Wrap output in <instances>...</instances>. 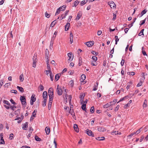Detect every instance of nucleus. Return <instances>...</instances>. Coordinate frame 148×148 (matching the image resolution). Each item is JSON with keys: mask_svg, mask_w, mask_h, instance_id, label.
Returning a JSON list of instances; mask_svg holds the SVG:
<instances>
[{"mask_svg": "<svg viewBox=\"0 0 148 148\" xmlns=\"http://www.w3.org/2000/svg\"><path fill=\"white\" fill-rule=\"evenodd\" d=\"M33 65L32 66L34 68H35L36 66V63L37 62L38 60L37 56H33Z\"/></svg>", "mask_w": 148, "mask_h": 148, "instance_id": "20e7f679", "label": "nucleus"}, {"mask_svg": "<svg viewBox=\"0 0 148 148\" xmlns=\"http://www.w3.org/2000/svg\"><path fill=\"white\" fill-rule=\"evenodd\" d=\"M10 102L13 104H14V105H16V103L12 99H11L10 100Z\"/></svg>", "mask_w": 148, "mask_h": 148, "instance_id": "774afa93", "label": "nucleus"}, {"mask_svg": "<svg viewBox=\"0 0 148 148\" xmlns=\"http://www.w3.org/2000/svg\"><path fill=\"white\" fill-rule=\"evenodd\" d=\"M47 99H44L43 101V104H42V106L43 107H45L46 106V102Z\"/></svg>", "mask_w": 148, "mask_h": 148, "instance_id": "09e8293b", "label": "nucleus"}, {"mask_svg": "<svg viewBox=\"0 0 148 148\" xmlns=\"http://www.w3.org/2000/svg\"><path fill=\"white\" fill-rule=\"evenodd\" d=\"M73 105L72 104L70 106V111H69V107H66L65 108V110H67V113H66V114H69V113H70L71 114V115H73L74 114V112L73 110Z\"/></svg>", "mask_w": 148, "mask_h": 148, "instance_id": "f257e3e1", "label": "nucleus"}, {"mask_svg": "<svg viewBox=\"0 0 148 148\" xmlns=\"http://www.w3.org/2000/svg\"><path fill=\"white\" fill-rule=\"evenodd\" d=\"M91 63L93 66H96L97 65V62L96 61L91 60Z\"/></svg>", "mask_w": 148, "mask_h": 148, "instance_id": "7c9ffc66", "label": "nucleus"}, {"mask_svg": "<svg viewBox=\"0 0 148 148\" xmlns=\"http://www.w3.org/2000/svg\"><path fill=\"white\" fill-rule=\"evenodd\" d=\"M57 91L58 95H61L62 94V90L59 85H58L57 88Z\"/></svg>", "mask_w": 148, "mask_h": 148, "instance_id": "6e6552de", "label": "nucleus"}, {"mask_svg": "<svg viewBox=\"0 0 148 148\" xmlns=\"http://www.w3.org/2000/svg\"><path fill=\"white\" fill-rule=\"evenodd\" d=\"M47 68L48 70H49V71H51V68L50 66V65L49 63H47Z\"/></svg>", "mask_w": 148, "mask_h": 148, "instance_id": "052dcab7", "label": "nucleus"}, {"mask_svg": "<svg viewBox=\"0 0 148 148\" xmlns=\"http://www.w3.org/2000/svg\"><path fill=\"white\" fill-rule=\"evenodd\" d=\"M38 88L40 91H42L44 89V87L42 84H40Z\"/></svg>", "mask_w": 148, "mask_h": 148, "instance_id": "c9c22d12", "label": "nucleus"}, {"mask_svg": "<svg viewBox=\"0 0 148 148\" xmlns=\"http://www.w3.org/2000/svg\"><path fill=\"white\" fill-rule=\"evenodd\" d=\"M17 88L21 92H24L23 88L22 87L17 86Z\"/></svg>", "mask_w": 148, "mask_h": 148, "instance_id": "bb28decb", "label": "nucleus"}, {"mask_svg": "<svg viewBox=\"0 0 148 148\" xmlns=\"http://www.w3.org/2000/svg\"><path fill=\"white\" fill-rule=\"evenodd\" d=\"M35 140L38 141H40L41 140V139L37 136H35Z\"/></svg>", "mask_w": 148, "mask_h": 148, "instance_id": "79ce46f5", "label": "nucleus"}, {"mask_svg": "<svg viewBox=\"0 0 148 148\" xmlns=\"http://www.w3.org/2000/svg\"><path fill=\"white\" fill-rule=\"evenodd\" d=\"M86 133L87 134L90 136L92 137H94V134L93 133V132L91 130L89 129L86 130Z\"/></svg>", "mask_w": 148, "mask_h": 148, "instance_id": "0eeeda50", "label": "nucleus"}, {"mask_svg": "<svg viewBox=\"0 0 148 148\" xmlns=\"http://www.w3.org/2000/svg\"><path fill=\"white\" fill-rule=\"evenodd\" d=\"M64 8L63 7H60L57 10V11H56V14H55V15H57L60 12H61V11L60 10V9L61 8Z\"/></svg>", "mask_w": 148, "mask_h": 148, "instance_id": "a878e982", "label": "nucleus"}, {"mask_svg": "<svg viewBox=\"0 0 148 148\" xmlns=\"http://www.w3.org/2000/svg\"><path fill=\"white\" fill-rule=\"evenodd\" d=\"M56 23V20H55L53 21L51 23L50 25V27H53Z\"/></svg>", "mask_w": 148, "mask_h": 148, "instance_id": "58836bf2", "label": "nucleus"}, {"mask_svg": "<svg viewBox=\"0 0 148 148\" xmlns=\"http://www.w3.org/2000/svg\"><path fill=\"white\" fill-rule=\"evenodd\" d=\"M82 15V12L80 11H79L78 13V14L77 15V17L75 19L76 20H79L80 18Z\"/></svg>", "mask_w": 148, "mask_h": 148, "instance_id": "dca6fc26", "label": "nucleus"}, {"mask_svg": "<svg viewBox=\"0 0 148 148\" xmlns=\"http://www.w3.org/2000/svg\"><path fill=\"white\" fill-rule=\"evenodd\" d=\"M9 139L10 140H12L13 138L14 134L13 133H11L10 135Z\"/></svg>", "mask_w": 148, "mask_h": 148, "instance_id": "13d9d810", "label": "nucleus"}, {"mask_svg": "<svg viewBox=\"0 0 148 148\" xmlns=\"http://www.w3.org/2000/svg\"><path fill=\"white\" fill-rule=\"evenodd\" d=\"M141 75L142 76V77L140 78V80H143V81L145 79V77L144 76H145V75H147V74H145L144 73H142L141 74Z\"/></svg>", "mask_w": 148, "mask_h": 148, "instance_id": "b1692460", "label": "nucleus"}, {"mask_svg": "<svg viewBox=\"0 0 148 148\" xmlns=\"http://www.w3.org/2000/svg\"><path fill=\"white\" fill-rule=\"evenodd\" d=\"M95 56H97L98 55V53L94 51L91 52Z\"/></svg>", "mask_w": 148, "mask_h": 148, "instance_id": "338daca9", "label": "nucleus"}, {"mask_svg": "<svg viewBox=\"0 0 148 148\" xmlns=\"http://www.w3.org/2000/svg\"><path fill=\"white\" fill-rule=\"evenodd\" d=\"M45 131L47 134L48 135L50 132V130L49 127H47L45 128Z\"/></svg>", "mask_w": 148, "mask_h": 148, "instance_id": "a211bd4d", "label": "nucleus"}, {"mask_svg": "<svg viewBox=\"0 0 148 148\" xmlns=\"http://www.w3.org/2000/svg\"><path fill=\"white\" fill-rule=\"evenodd\" d=\"M105 137H97L96 139L97 140H103L105 139Z\"/></svg>", "mask_w": 148, "mask_h": 148, "instance_id": "c756f323", "label": "nucleus"}, {"mask_svg": "<svg viewBox=\"0 0 148 148\" xmlns=\"http://www.w3.org/2000/svg\"><path fill=\"white\" fill-rule=\"evenodd\" d=\"M147 12V10L145 9L144 10H143L141 13V16L140 17H141L144 14H145L146 12Z\"/></svg>", "mask_w": 148, "mask_h": 148, "instance_id": "e433bc0d", "label": "nucleus"}, {"mask_svg": "<svg viewBox=\"0 0 148 148\" xmlns=\"http://www.w3.org/2000/svg\"><path fill=\"white\" fill-rule=\"evenodd\" d=\"M71 98H72L71 96V95H69L68 96V100L69 101V103L70 106L71 105H72L71 103Z\"/></svg>", "mask_w": 148, "mask_h": 148, "instance_id": "cd10ccee", "label": "nucleus"}, {"mask_svg": "<svg viewBox=\"0 0 148 148\" xmlns=\"http://www.w3.org/2000/svg\"><path fill=\"white\" fill-rule=\"evenodd\" d=\"M143 80H140V82L138 83V84L137 85V87H139L140 86H141L143 84Z\"/></svg>", "mask_w": 148, "mask_h": 148, "instance_id": "864d4df0", "label": "nucleus"}, {"mask_svg": "<svg viewBox=\"0 0 148 148\" xmlns=\"http://www.w3.org/2000/svg\"><path fill=\"white\" fill-rule=\"evenodd\" d=\"M53 100V99H49V101L48 104L51 105Z\"/></svg>", "mask_w": 148, "mask_h": 148, "instance_id": "0e129e2a", "label": "nucleus"}, {"mask_svg": "<svg viewBox=\"0 0 148 148\" xmlns=\"http://www.w3.org/2000/svg\"><path fill=\"white\" fill-rule=\"evenodd\" d=\"M49 75H50L51 80V81H53V75L52 72H51L50 73V74Z\"/></svg>", "mask_w": 148, "mask_h": 148, "instance_id": "5fc2aeb1", "label": "nucleus"}, {"mask_svg": "<svg viewBox=\"0 0 148 148\" xmlns=\"http://www.w3.org/2000/svg\"><path fill=\"white\" fill-rule=\"evenodd\" d=\"M85 96V94H82L81 95H80V101L81 103H83V99Z\"/></svg>", "mask_w": 148, "mask_h": 148, "instance_id": "2eb2a0df", "label": "nucleus"}, {"mask_svg": "<svg viewBox=\"0 0 148 148\" xmlns=\"http://www.w3.org/2000/svg\"><path fill=\"white\" fill-rule=\"evenodd\" d=\"M3 133L0 134V144H5V141L3 139Z\"/></svg>", "mask_w": 148, "mask_h": 148, "instance_id": "1a4fd4ad", "label": "nucleus"}, {"mask_svg": "<svg viewBox=\"0 0 148 148\" xmlns=\"http://www.w3.org/2000/svg\"><path fill=\"white\" fill-rule=\"evenodd\" d=\"M70 40V43L71 44L72 42H73V34L72 32H70V37H69Z\"/></svg>", "mask_w": 148, "mask_h": 148, "instance_id": "ddd939ff", "label": "nucleus"}, {"mask_svg": "<svg viewBox=\"0 0 148 148\" xmlns=\"http://www.w3.org/2000/svg\"><path fill=\"white\" fill-rule=\"evenodd\" d=\"M147 19V20H148V18H146L144 20L141 21L140 22V25H141L144 24L145 23V20H146V19Z\"/></svg>", "mask_w": 148, "mask_h": 148, "instance_id": "72a5a7b5", "label": "nucleus"}, {"mask_svg": "<svg viewBox=\"0 0 148 148\" xmlns=\"http://www.w3.org/2000/svg\"><path fill=\"white\" fill-rule=\"evenodd\" d=\"M112 105V104H110V103H107L104 105L103 106V107L104 108H107Z\"/></svg>", "mask_w": 148, "mask_h": 148, "instance_id": "5701e85b", "label": "nucleus"}, {"mask_svg": "<svg viewBox=\"0 0 148 148\" xmlns=\"http://www.w3.org/2000/svg\"><path fill=\"white\" fill-rule=\"evenodd\" d=\"M144 30V29H143L141 30L138 34V35L139 36H141L142 35H143V36L144 35L143 33Z\"/></svg>", "mask_w": 148, "mask_h": 148, "instance_id": "ea45409f", "label": "nucleus"}, {"mask_svg": "<svg viewBox=\"0 0 148 148\" xmlns=\"http://www.w3.org/2000/svg\"><path fill=\"white\" fill-rule=\"evenodd\" d=\"M142 52L143 54V55L144 56H145V55L146 56H147V54L146 53V52L145 51L144 49V47H142Z\"/></svg>", "mask_w": 148, "mask_h": 148, "instance_id": "3c124183", "label": "nucleus"}, {"mask_svg": "<svg viewBox=\"0 0 148 148\" xmlns=\"http://www.w3.org/2000/svg\"><path fill=\"white\" fill-rule=\"evenodd\" d=\"M141 129L142 128H140V129L137 130L136 132H134V134H137L140 133V132H141Z\"/></svg>", "mask_w": 148, "mask_h": 148, "instance_id": "a18cd8bd", "label": "nucleus"}, {"mask_svg": "<svg viewBox=\"0 0 148 148\" xmlns=\"http://www.w3.org/2000/svg\"><path fill=\"white\" fill-rule=\"evenodd\" d=\"M53 41L52 40V39H51V42H50V44L49 46V48L51 49L53 47Z\"/></svg>", "mask_w": 148, "mask_h": 148, "instance_id": "a19ab883", "label": "nucleus"}, {"mask_svg": "<svg viewBox=\"0 0 148 148\" xmlns=\"http://www.w3.org/2000/svg\"><path fill=\"white\" fill-rule=\"evenodd\" d=\"M37 112L36 110H34V112H33L32 116L34 117L36 116V113Z\"/></svg>", "mask_w": 148, "mask_h": 148, "instance_id": "49530a36", "label": "nucleus"}, {"mask_svg": "<svg viewBox=\"0 0 148 148\" xmlns=\"http://www.w3.org/2000/svg\"><path fill=\"white\" fill-rule=\"evenodd\" d=\"M99 83L98 82H96L95 84H94L93 86V91H96L97 89V88L98 87V85Z\"/></svg>", "mask_w": 148, "mask_h": 148, "instance_id": "f3484780", "label": "nucleus"}, {"mask_svg": "<svg viewBox=\"0 0 148 148\" xmlns=\"http://www.w3.org/2000/svg\"><path fill=\"white\" fill-rule=\"evenodd\" d=\"M147 101L146 99H145L143 105V108L146 107L147 106Z\"/></svg>", "mask_w": 148, "mask_h": 148, "instance_id": "2f4dec72", "label": "nucleus"}, {"mask_svg": "<svg viewBox=\"0 0 148 148\" xmlns=\"http://www.w3.org/2000/svg\"><path fill=\"white\" fill-rule=\"evenodd\" d=\"M117 99H114L113 100V101H110L109 102L110 103V104H112H112L113 105V104H115L116 102H117Z\"/></svg>", "mask_w": 148, "mask_h": 148, "instance_id": "4c0bfd02", "label": "nucleus"}, {"mask_svg": "<svg viewBox=\"0 0 148 148\" xmlns=\"http://www.w3.org/2000/svg\"><path fill=\"white\" fill-rule=\"evenodd\" d=\"M127 74L130 75H135V73L134 72H128Z\"/></svg>", "mask_w": 148, "mask_h": 148, "instance_id": "bf43d9fd", "label": "nucleus"}, {"mask_svg": "<svg viewBox=\"0 0 148 148\" xmlns=\"http://www.w3.org/2000/svg\"><path fill=\"white\" fill-rule=\"evenodd\" d=\"M48 95L49 99H53V88H49L48 91Z\"/></svg>", "mask_w": 148, "mask_h": 148, "instance_id": "7ed1b4c3", "label": "nucleus"}, {"mask_svg": "<svg viewBox=\"0 0 148 148\" xmlns=\"http://www.w3.org/2000/svg\"><path fill=\"white\" fill-rule=\"evenodd\" d=\"M69 56V58L68 60V62L69 63L70 62H71V61L73 60V58L74 56Z\"/></svg>", "mask_w": 148, "mask_h": 148, "instance_id": "f704fd0d", "label": "nucleus"}, {"mask_svg": "<svg viewBox=\"0 0 148 148\" xmlns=\"http://www.w3.org/2000/svg\"><path fill=\"white\" fill-rule=\"evenodd\" d=\"M73 128L75 131L77 132H79V128L77 125L76 124H74L73 126Z\"/></svg>", "mask_w": 148, "mask_h": 148, "instance_id": "6ab92c4d", "label": "nucleus"}, {"mask_svg": "<svg viewBox=\"0 0 148 148\" xmlns=\"http://www.w3.org/2000/svg\"><path fill=\"white\" fill-rule=\"evenodd\" d=\"M20 99L21 101V103L23 107L25 108L27 105L26 99L24 96H21Z\"/></svg>", "mask_w": 148, "mask_h": 148, "instance_id": "f03ea898", "label": "nucleus"}, {"mask_svg": "<svg viewBox=\"0 0 148 148\" xmlns=\"http://www.w3.org/2000/svg\"><path fill=\"white\" fill-rule=\"evenodd\" d=\"M129 96H125V97H123V98H121L119 101H118L117 103H119V102H120V101H123L124 100H125V99H127L128 98H129Z\"/></svg>", "mask_w": 148, "mask_h": 148, "instance_id": "4be33fe9", "label": "nucleus"}, {"mask_svg": "<svg viewBox=\"0 0 148 148\" xmlns=\"http://www.w3.org/2000/svg\"><path fill=\"white\" fill-rule=\"evenodd\" d=\"M45 16L47 18H49L50 17V15L48 14L47 12H46L45 13Z\"/></svg>", "mask_w": 148, "mask_h": 148, "instance_id": "69168bd1", "label": "nucleus"}, {"mask_svg": "<svg viewBox=\"0 0 148 148\" xmlns=\"http://www.w3.org/2000/svg\"><path fill=\"white\" fill-rule=\"evenodd\" d=\"M3 102L4 104H5L8 105H9V106H10V103H9V102L8 101H7V100H3Z\"/></svg>", "mask_w": 148, "mask_h": 148, "instance_id": "37998d69", "label": "nucleus"}, {"mask_svg": "<svg viewBox=\"0 0 148 148\" xmlns=\"http://www.w3.org/2000/svg\"><path fill=\"white\" fill-rule=\"evenodd\" d=\"M90 112L92 113H93L94 111V106H92L91 107V109H90Z\"/></svg>", "mask_w": 148, "mask_h": 148, "instance_id": "680f3d73", "label": "nucleus"}, {"mask_svg": "<svg viewBox=\"0 0 148 148\" xmlns=\"http://www.w3.org/2000/svg\"><path fill=\"white\" fill-rule=\"evenodd\" d=\"M81 77L83 81L86 78V75L84 74H82L81 76Z\"/></svg>", "mask_w": 148, "mask_h": 148, "instance_id": "603ef678", "label": "nucleus"}, {"mask_svg": "<svg viewBox=\"0 0 148 148\" xmlns=\"http://www.w3.org/2000/svg\"><path fill=\"white\" fill-rule=\"evenodd\" d=\"M112 133L115 134V135H120L121 134L120 132H119L118 131H114Z\"/></svg>", "mask_w": 148, "mask_h": 148, "instance_id": "8fccbe9b", "label": "nucleus"}, {"mask_svg": "<svg viewBox=\"0 0 148 148\" xmlns=\"http://www.w3.org/2000/svg\"><path fill=\"white\" fill-rule=\"evenodd\" d=\"M79 3V1H78L77 0L76 1L73 3V7H76L77 5Z\"/></svg>", "mask_w": 148, "mask_h": 148, "instance_id": "c85d7f7f", "label": "nucleus"}, {"mask_svg": "<svg viewBox=\"0 0 148 148\" xmlns=\"http://www.w3.org/2000/svg\"><path fill=\"white\" fill-rule=\"evenodd\" d=\"M108 4L110 6L111 8L115 9L116 8V5L113 1H111L108 3Z\"/></svg>", "mask_w": 148, "mask_h": 148, "instance_id": "39448f33", "label": "nucleus"}, {"mask_svg": "<svg viewBox=\"0 0 148 148\" xmlns=\"http://www.w3.org/2000/svg\"><path fill=\"white\" fill-rule=\"evenodd\" d=\"M85 44L88 47H91L94 44V42L93 41H90L85 43Z\"/></svg>", "mask_w": 148, "mask_h": 148, "instance_id": "9b49d317", "label": "nucleus"}, {"mask_svg": "<svg viewBox=\"0 0 148 148\" xmlns=\"http://www.w3.org/2000/svg\"><path fill=\"white\" fill-rule=\"evenodd\" d=\"M64 71L65 69L63 70L62 71V73L56 74L55 77V79L56 81H57L59 79L60 75H61V74H62Z\"/></svg>", "mask_w": 148, "mask_h": 148, "instance_id": "423d86ee", "label": "nucleus"}, {"mask_svg": "<svg viewBox=\"0 0 148 148\" xmlns=\"http://www.w3.org/2000/svg\"><path fill=\"white\" fill-rule=\"evenodd\" d=\"M42 96L44 99H47V91H45L43 92Z\"/></svg>", "mask_w": 148, "mask_h": 148, "instance_id": "4468645a", "label": "nucleus"}, {"mask_svg": "<svg viewBox=\"0 0 148 148\" xmlns=\"http://www.w3.org/2000/svg\"><path fill=\"white\" fill-rule=\"evenodd\" d=\"M115 38L116 39L115 40V44H117V42L119 40V39L118 38V36H115Z\"/></svg>", "mask_w": 148, "mask_h": 148, "instance_id": "4d7b16f0", "label": "nucleus"}, {"mask_svg": "<svg viewBox=\"0 0 148 148\" xmlns=\"http://www.w3.org/2000/svg\"><path fill=\"white\" fill-rule=\"evenodd\" d=\"M70 23L68 22L66 25H65V31H67L70 27Z\"/></svg>", "mask_w": 148, "mask_h": 148, "instance_id": "393cba45", "label": "nucleus"}, {"mask_svg": "<svg viewBox=\"0 0 148 148\" xmlns=\"http://www.w3.org/2000/svg\"><path fill=\"white\" fill-rule=\"evenodd\" d=\"M86 104H83L82 105L81 108H82V109L83 110H84V111H86Z\"/></svg>", "mask_w": 148, "mask_h": 148, "instance_id": "473e14b6", "label": "nucleus"}, {"mask_svg": "<svg viewBox=\"0 0 148 148\" xmlns=\"http://www.w3.org/2000/svg\"><path fill=\"white\" fill-rule=\"evenodd\" d=\"M87 2V1H85V0H83V1H82L81 2V3H80V5H83L85 4Z\"/></svg>", "mask_w": 148, "mask_h": 148, "instance_id": "de8ad7c7", "label": "nucleus"}, {"mask_svg": "<svg viewBox=\"0 0 148 148\" xmlns=\"http://www.w3.org/2000/svg\"><path fill=\"white\" fill-rule=\"evenodd\" d=\"M98 130L100 132H103L106 131V129L104 127L99 126L98 127Z\"/></svg>", "mask_w": 148, "mask_h": 148, "instance_id": "f8f14e48", "label": "nucleus"}, {"mask_svg": "<svg viewBox=\"0 0 148 148\" xmlns=\"http://www.w3.org/2000/svg\"><path fill=\"white\" fill-rule=\"evenodd\" d=\"M28 123L27 122H25L24 125L22 127V129L23 130H26L25 128H27L28 127Z\"/></svg>", "mask_w": 148, "mask_h": 148, "instance_id": "aec40b11", "label": "nucleus"}, {"mask_svg": "<svg viewBox=\"0 0 148 148\" xmlns=\"http://www.w3.org/2000/svg\"><path fill=\"white\" fill-rule=\"evenodd\" d=\"M19 79L21 82H23L24 80V76L23 73L21 74L19 76Z\"/></svg>", "mask_w": 148, "mask_h": 148, "instance_id": "412c9836", "label": "nucleus"}, {"mask_svg": "<svg viewBox=\"0 0 148 148\" xmlns=\"http://www.w3.org/2000/svg\"><path fill=\"white\" fill-rule=\"evenodd\" d=\"M10 108L11 109V110H12L13 111L15 110V108H16V106L14 105L13 106H10Z\"/></svg>", "mask_w": 148, "mask_h": 148, "instance_id": "c03bdc74", "label": "nucleus"}, {"mask_svg": "<svg viewBox=\"0 0 148 148\" xmlns=\"http://www.w3.org/2000/svg\"><path fill=\"white\" fill-rule=\"evenodd\" d=\"M35 95H32L31 98L30 100V104L31 105H32L34 104V102L36 100V98L35 97Z\"/></svg>", "mask_w": 148, "mask_h": 148, "instance_id": "9d476101", "label": "nucleus"}, {"mask_svg": "<svg viewBox=\"0 0 148 148\" xmlns=\"http://www.w3.org/2000/svg\"><path fill=\"white\" fill-rule=\"evenodd\" d=\"M65 18V15L63 14L60 17H59L58 19H59L60 20H62Z\"/></svg>", "mask_w": 148, "mask_h": 148, "instance_id": "6e6d98bb", "label": "nucleus"}, {"mask_svg": "<svg viewBox=\"0 0 148 148\" xmlns=\"http://www.w3.org/2000/svg\"><path fill=\"white\" fill-rule=\"evenodd\" d=\"M3 79H2L1 81H0V88H1V86L3 85Z\"/></svg>", "mask_w": 148, "mask_h": 148, "instance_id": "e2e57ef3", "label": "nucleus"}]
</instances>
